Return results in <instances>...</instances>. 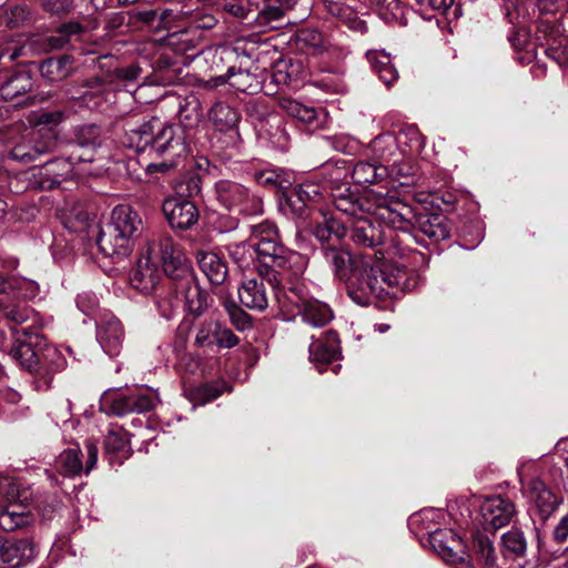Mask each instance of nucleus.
<instances>
[{
  "label": "nucleus",
  "mask_w": 568,
  "mask_h": 568,
  "mask_svg": "<svg viewBox=\"0 0 568 568\" xmlns=\"http://www.w3.org/2000/svg\"><path fill=\"white\" fill-rule=\"evenodd\" d=\"M87 460H82V452L78 445L64 449L54 460L55 471L68 478L89 474L98 462V446L93 440L85 443Z\"/></svg>",
  "instance_id": "16"
},
{
  "label": "nucleus",
  "mask_w": 568,
  "mask_h": 568,
  "mask_svg": "<svg viewBox=\"0 0 568 568\" xmlns=\"http://www.w3.org/2000/svg\"><path fill=\"white\" fill-rule=\"evenodd\" d=\"M179 119L184 126H193L200 121L201 110L196 98L192 97L180 104Z\"/></svg>",
  "instance_id": "47"
},
{
  "label": "nucleus",
  "mask_w": 568,
  "mask_h": 568,
  "mask_svg": "<svg viewBox=\"0 0 568 568\" xmlns=\"http://www.w3.org/2000/svg\"><path fill=\"white\" fill-rule=\"evenodd\" d=\"M38 293L39 285L34 281L0 274V312L8 322H27L32 310L23 301L34 298Z\"/></svg>",
  "instance_id": "8"
},
{
  "label": "nucleus",
  "mask_w": 568,
  "mask_h": 568,
  "mask_svg": "<svg viewBox=\"0 0 568 568\" xmlns=\"http://www.w3.org/2000/svg\"><path fill=\"white\" fill-rule=\"evenodd\" d=\"M184 254L169 233H159L148 239L140 255L129 273V282L132 288L141 294H151L159 285L163 272L174 280L178 274L176 260H184Z\"/></svg>",
  "instance_id": "5"
},
{
  "label": "nucleus",
  "mask_w": 568,
  "mask_h": 568,
  "mask_svg": "<svg viewBox=\"0 0 568 568\" xmlns=\"http://www.w3.org/2000/svg\"><path fill=\"white\" fill-rule=\"evenodd\" d=\"M30 493L21 489L17 484H8L0 505V528L13 531L26 527L33 521L27 500Z\"/></svg>",
  "instance_id": "11"
},
{
  "label": "nucleus",
  "mask_w": 568,
  "mask_h": 568,
  "mask_svg": "<svg viewBox=\"0 0 568 568\" xmlns=\"http://www.w3.org/2000/svg\"><path fill=\"white\" fill-rule=\"evenodd\" d=\"M34 556L28 540H7L0 538V568H19Z\"/></svg>",
  "instance_id": "27"
},
{
  "label": "nucleus",
  "mask_w": 568,
  "mask_h": 568,
  "mask_svg": "<svg viewBox=\"0 0 568 568\" xmlns=\"http://www.w3.org/2000/svg\"><path fill=\"white\" fill-rule=\"evenodd\" d=\"M310 355H341L342 348L336 332L326 331L314 338L308 347Z\"/></svg>",
  "instance_id": "40"
},
{
  "label": "nucleus",
  "mask_w": 568,
  "mask_h": 568,
  "mask_svg": "<svg viewBox=\"0 0 568 568\" xmlns=\"http://www.w3.org/2000/svg\"><path fill=\"white\" fill-rule=\"evenodd\" d=\"M480 513L484 526L496 530L507 526L513 520L516 508L510 499L493 496L481 503Z\"/></svg>",
  "instance_id": "22"
},
{
  "label": "nucleus",
  "mask_w": 568,
  "mask_h": 568,
  "mask_svg": "<svg viewBox=\"0 0 568 568\" xmlns=\"http://www.w3.org/2000/svg\"><path fill=\"white\" fill-rule=\"evenodd\" d=\"M195 257L200 270L212 284L224 283L227 276V266L220 255L211 251H197Z\"/></svg>",
  "instance_id": "30"
},
{
  "label": "nucleus",
  "mask_w": 568,
  "mask_h": 568,
  "mask_svg": "<svg viewBox=\"0 0 568 568\" xmlns=\"http://www.w3.org/2000/svg\"><path fill=\"white\" fill-rule=\"evenodd\" d=\"M97 339L106 355L118 354L124 338L123 326L119 318L109 312L95 320Z\"/></svg>",
  "instance_id": "23"
},
{
  "label": "nucleus",
  "mask_w": 568,
  "mask_h": 568,
  "mask_svg": "<svg viewBox=\"0 0 568 568\" xmlns=\"http://www.w3.org/2000/svg\"><path fill=\"white\" fill-rule=\"evenodd\" d=\"M132 413H145L155 408L160 403L156 393L142 390L140 388L131 389Z\"/></svg>",
  "instance_id": "46"
},
{
  "label": "nucleus",
  "mask_w": 568,
  "mask_h": 568,
  "mask_svg": "<svg viewBox=\"0 0 568 568\" xmlns=\"http://www.w3.org/2000/svg\"><path fill=\"white\" fill-rule=\"evenodd\" d=\"M102 406L105 413L124 416L132 413L131 390L119 392L114 395H104L102 398Z\"/></svg>",
  "instance_id": "43"
},
{
  "label": "nucleus",
  "mask_w": 568,
  "mask_h": 568,
  "mask_svg": "<svg viewBox=\"0 0 568 568\" xmlns=\"http://www.w3.org/2000/svg\"><path fill=\"white\" fill-rule=\"evenodd\" d=\"M207 116L216 130L230 133L232 145H237L241 140L237 129L241 114L235 108L223 101H215L210 108Z\"/></svg>",
  "instance_id": "25"
},
{
  "label": "nucleus",
  "mask_w": 568,
  "mask_h": 568,
  "mask_svg": "<svg viewBox=\"0 0 568 568\" xmlns=\"http://www.w3.org/2000/svg\"><path fill=\"white\" fill-rule=\"evenodd\" d=\"M175 263H178V274L174 278L176 290H180L187 312L199 317L212 306L214 300L207 291L199 285L185 257L183 261L176 260Z\"/></svg>",
  "instance_id": "12"
},
{
  "label": "nucleus",
  "mask_w": 568,
  "mask_h": 568,
  "mask_svg": "<svg viewBox=\"0 0 568 568\" xmlns=\"http://www.w3.org/2000/svg\"><path fill=\"white\" fill-rule=\"evenodd\" d=\"M375 199L379 205H384L381 215L396 231L386 248L389 260L396 261L403 268L415 273L420 285L423 278L413 266L415 254L412 250V243L425 246V237L433 243L449 237L450 230L446 217L429 212L420 205L413 206L400 200L395 192H393V197L378 196Z\"/></svg>",
  "instance_id": "2"
},
{
  "label": "nucleus",
  "mask_w": 568,
  "mask_h": 568,
  "mask_svg": "<svg viewBox=\"0 0 568 568\" xmlns=\"http://www.w3.org/2000/svg\"><path fill=\"white\" fill-rule=\"evenodd\" d=\"M478 557L483 560L485 566L495 567L497 565V555L494 542L486 535H478L477 539Z\"/></svg>",
  "instance_id": "51"
},
{
  "label": "nucleus",
  "mask_w": 568,
  "mask_h": 568,
  "mask_svg": "<svg viewBox=\"0 0 568 568\" xmlns=\"http://www.w3.org/2000/svg\"><path fill=\"white\" fill-rule=\"evenodd\" d=\"M348 172L345 161L327 162L312 179L298 184L296 189L308 205L317 203L325 193L329 192L332 195L333 189L342 185L349 186L347 182H343Z\"/></svg>",
  "instance_id": "10"
},
{
  "label": "nucleus",
  "mask_w": 568,
  "mask_h": 568,
  "mask_svg": "<svg viewBox=\"0 0 568 568\" xmlns=\"http://www.w3.org/2000/svg\"><path fill=\"white\" fill-rule=\"evenodd\" d=\"M420 7L428 8L439 13H445L449 10L455 0H415Z\"/></svg>",
  "instance_id": "63"
},
{
  "label": "nucleus",
  "mask_w": 568,
  "mask_h": 568,
  "mask_svg": "<svg viewBox=\"0 0 568 568\" xmlns=\"http://www.w3.org/2000/svg\"><path fill=\"white\" fill-rule=\"evenodd\" d=\"M366 58L373 72L387 88H390L398 80V71L390 55L384 50L367 51Z\"/></svg>",
  "instance_id": "31"
},
{
  "label": "nucleus",
  "mask_w": 568,
  "mask_h": 568,
  "mask_svg": "<svg viewBox=\"0 0 568 568\" xmlns=\"http://www.w3.org/2000/svg\"><path fill=\"white\" fill-rule=\"evenodd\" d=\"M378 196L393 197V192L371 189L364 195H358L349 186L342 185L333 189L332 193L335 210L346 217L349 241L358 248L376 250V253L382 254L374 264H382L387 260L386 248L396 234L381 215L384 205L373 199Z\"/></svg>",
  "instance_id": "3"
},
{
  "label": "nucleus",
  "mask_w": 568,
  "mask_h": 568,
  "mask_svg": "<svg viewBox=\"0 0 568 568\" xmlns=\"http://www.w3.org/2000/svg\"><path fill=\"white\" fill-rule=\"evenodd\" d=\"M55 145L53 134L44 128L26 130L21 141L17 142L9 156L20 163H29L50 152Z\"/></svg>",
  "instance_id": "15"
},
{
  "label": "nucleus",
  "mask_w": 568,
  "mask_h": 568,
  "mask_svg": "<svg viewBox=\"0 0 568 568\" xmlns=\"http://www.w3.org/2000/svg\"><path fill=\"white\" fill-rule=\"evenodd\" d=\"M154 141L150 154L179 159L187 153L184 130L179 124L164 123L160 120L156 125Z\"/></svg>",
  "instance_id": "17"
},
{
  "label": "nucleus",
  "mask_w": 568,
  "mask_h": 568,
  "mask_svg": "<svg viewBox=\"0 0 568 568\" xmlns=\"http://www.w3.org/2000/svg\"><path fill=\"white\" fill-rule=\"evenodd\" d=\"M232 388L226 383L222 384H202L199 386H191L184 388L186 398L193 403V406L204 405L216 397L223 392H231Z\"/></svg>",
  "instance_id": "37"
},
{
  "label": "nucleus",
  "mask_w": 568,
  "mask_h": 568,
  "mask_svg": "<svg viewBox=\"0 0 568 568\" xmlns=\"http://www.w3.org/2000/svg\"><path fill=\"white\" fill-rule=\"evenodd\" d=\"M220 7L226 14L251 24L257 17L250 0H222Z\"/></svg>",
  "instance_id": "42"
},
{
  "label": "nucleus",
  "mask_w": 568,
  "mask_h": 568,
  "mask_svg": "<svg viewBox=\"0 0 568 568\" xmlns=\"http://www.w3.org/2000/svg\"><path fill=\"white\" fill-rule=\"evenodd\" d=\"M338 357H310V362L314 365L320 374H323L331 367L335 374H337L341 368L339 364H336L335 361Z\"/></svg>",
  "instance_id": "61"
},
{
  "label": "nucleus",
  "mask_w": 568,
  "mask_h": 568,
  "mask_svg": "<svg viewBox=\"0 0 568 568\" xmlns=\"http://www.w3.org/2000/svg\"><path fill=\"white\" fill-rule=\"evenodd\" d=\"M44 11L55 16H67L74 9L73 0H39Z\"/></svg>",
  "instance_id": "52"
},
{
  "label": "nucleus",
  "mask_w": 568,
  "mask_h": 568,
  "mask_svg": "<svg viewBox=\"0 0 568 568\" xmlns=\"http://www.w3.org/2000/svg\"><path fill=\"white\" fill-rule=\"evenodd\" d=\"M32 88V79L28 71L22 70L13 73L0 87L1 98L6 101H12L27 93Z\"/></svg>",
  "instance_id": "36"
},
{
  "label": "nucleus",
  "mask_w": 568,
  "mask_h": 568,
  "mask_svg": "<svg viewBox=\"0 0 568 568\" xmlns=\"http://www.w3.org/2000/svg\"><path fill=\"white\" fill-rule=\"evenodd\" d=\"M214 195L219 204L232 213L245 216L261 215L263 213L262 199L239 182L219 180L214 184Z\"/></svg>",
  "instance_id": "9"
},
{
  "label": "nucleus",
  "mask_w": 568,
  "mask_h": 568,
  "mask_svg": "<svg viewBox=\"0 0 568 568\" xmlns=\"http://www.w3.org/2000/svg\"><path fill=\"white\" fill-rule=\"evenodd\" d=\"M357 142L355 140L348 139L346 136H335L333 138V148L342 153H353L356 148Z\"/></svg>",
  "instance_id": "64"
},
{
  "label": "nucleus",
  "mask_w": 568,
  "mask_h": 568,
  "mask_svg": "<svg viewBox=\"0 0 568 568\" xmlns=\"http://www.w3.org/2000/svg\"><path fill=\"white\" fill-rule=\"evenodd\" d=\"M168 43L175 47L180 53H187L196 50V40L189 30L173 31L168 36Z\"/></svg>",
  "instance_id": "48"
},
{
  "label": "nucleus",
  "mask_w": 568,
  "mask_h": 568,
  "mask_svg": "<svg viewBox=\"0 0 568 568\" xmlns=\"http://www.w3.org/2000/svg\"><path fill=\"white\" fill-rule=\"evenodd\" d=\"M178 13L172 9H135L131 12V20L140 28L159 33L175 28Z\"/></svg>",
  "instance_id": "24"
},
{
  "label": "nucleus",
  "mask_w": 568,
  "mask_h": 568,
  "mask_svg": "<svg viewBox=\"0 0 568 568\" xmlns=\"http://www.w3.org/2000/svg\"><path fill=\"white\" fill-rule=\"evenodd\" d=\"M227 310L231 323L237 331H246L252 327V317L241 307L233 305Z\"/></svg>",
  "instance_id": "55"
},
{
  "label": "nucleus",
  "mask_w": 568,
  "mask_h": 568,
  "mask_svg": "<svg viewBox=\"0 0 568 568\" xmlns=\"http://www.w3.org/2000/svg\"><path fill=\"white\" fill-rule=\"evenodd\" d=\"M217 324L219 323L216 322L202 323L195 336V344L200 347L207 348L209 351H214L217 338Z\"/></svg>",
  "instance_id": "49"
},
{
  "label": "nucleus",
  "mask_w": 568,
  "mask_h": 568,
  "mask_svg": "<svg viewBox=\"0 0 568 568\" xmlns=\"http://www.w3.org/2000/svg\"><path fill=\"white\" fill-rule=\"evenodd\" d=\"M277 102L287 116L296 120L310 132L321 129L325 123L326 115L323 109H317L310 103H304L291 97H281Z\"/></svg>",
  "instance_id": "19"
},
{
  "label": "nucleus",
  "mask_w": 568,
  "mask_h": 568,
  "mask_svg": "<svg viewBox=\"0 0 568 568\" xmlns=\"http://www.w3.org/2000/svg\"><path fill=\"white\" fill-rule=\"evenodd\" d=\"M231 261L240 268H247L256 258V252L250 240L225 245Z\"/></svg>",
  "instance_id": "41"
},
{
  "label": "nucleus",
  "mask_w": 568,
  "mask_h": 568,
  "mask_svg": "<svg viewBox=\"0 0 568 568\" xmlns=\"http://www.w3.org/2000/svg\"><path fill=\"white\" fill-rule=\"evenodd\" d=\"M313 235L321 242V247L333 243L339 245L347 235L346 217L343 220L333 213L321 211V220L316 221Z\"/></svg>",
  "instance_id": "26"
},
{
  "label": "nucleus",
  "mask_w": 568,
  "mask_h": 568,
  "mask_svg": "<svg viewBox=\"0 0 568 568\" xmlns=\"http://www.w3.org/2000/svg\"><path fill=\"white\" fill-rule=\"evenodd\" d=\"M160 158L162 159V161L148 164L146 172L149 174H153V173H158V172L166 173L170 170H172L174 166H176V164H178V162H176L178 159H173V158H169V156H160Z\"/></svg>",
  "instance_id": "62"
},
{
  "label": "nucleus",
  "mask_w": 568,
  "mask_h": 568,
  "mask_svg": "<svg viewBox=\"0 0 568 568\" xmlns=\"http://www.w3.org/2000/svg\"><path fill=\"white\" fill-rule=\"evenodd\" d=\"M104 447L111 464H122V459L130 452L128 434L121 428L111 429L105 437Z\"/></svg>",
  "instance_id": "35"
},
{
  "label": "nucleus",
  "mask_w": 568,
  "mask_h": 568,
  "mask_svg": "<svg viewBox=\"0 0 568 568\" xmlns=\"http://www.w3.org/2000/svg\"><path fill=\"white\" fill-rule=\"evenodd\" d=\"M263 280L265 278L252 277L242 281L239 287V298L242 305L258 312L267 308L268 297Z\"/></svg>",
  "instance_id": "28"
},
{
  "label": "nucleus",
  "mask_w": 568,
  "mask_h": 568,
  "mask_svg": "<svg viewBox=\"0 0 568 568\" xmlns=\"http://www.w3.org/2000/svg\"><path fill=\"white\" fill-rule=\"evenodd\" d=\"M169 283L166 290L155 298L156 310L161 317L170 321L174 318L180 310V290H176V281Z\"/></svg>",
  "instance_id": "34"
},
{
  "label": "nucleus",
  "mask_w": 568,
  "mask_h": 568,
  "mask_svg": "<svg viewBox=\"0 0 568 568\" xmlns=\"http://www.w3.org/2000/svg\"><path fill=\"white\" fill-rule=\"evenodd\" d=\"M160 119L129 120L124 126L123 144L136 152H150Z\"/></svg>",
  "instance_id": "21"
},
{
  "label": "nucleus",
  "mask_w": 568,
  "mask_h": 568,
  "mask_svg": "<svg viewBox=\"0 0 568 568\" xmlns=\"http://www.w3.org/2000/svg\"><path fill=\"white\" fill-rule=\"evenodd\" d=\"M77 307L87 316L93 315L99 305L97 295L92 292H83L77 296Z\"/></svg>",
  "instance_id": "54"
},
{
  "label": "nucleus",
  "mask_w": 568,
  "mask_h": 568,
  "mask_svg": "<svg viewBox=\"0 0 568 568\" xmlns=\"http://www.w3.org/2000/svg\"><path fill=\"white\" fill-rule=\"evenodd\" d=\"M142 229V219L134 209L116 205L111 212L110 221L99 232L98 247L106 257L123 260L133 251Z\"/></svg>",
  "instance_id": "7"
},
{
  "label": "nucleus",
  "mask_w": 568,
  "mask_h": 568,
  "mask_svg": "<svg viewBox=\"0 0 568 568\" xmlns=\"http://www.w3.org/2000/svg\"><path fill=\"white\" fill-rule=\"evenodd\" d=\"M250 242L260 262L258 274L274 291L300 280L307 268L308 258L286 247L276 224L268 220L250 226Z\"/></svg>",
  "instance_id": "4"
},
{
  "label": "nucleus",
  "mask_w": 568,
  "mask_h": 568,
  "mask_svg": "<svg viewBox=\"0 0 568 568\" xmlns=\"http://www.w3.org/2000/svg\"><path fill=\"white\" fill-rule=\"evenodd\" d=\"M64 65L65 60L50 58L42 62L40 71L43 77L55 80L65 75Z\"/></svg>",
  "instance_id": "53"
},
{
  "label": "nucleus",
  "mask_w": 568,
  "mask_h": 568,
  "mask_svg": "<svg viewBox=\"0 0 568 568\" xmlns=\"http://www.w3.org/2000/svg\"><path fill=\"white\" fill-rule=\"evenodd\" d=\"M403 138L410 149L419 150L422 148V135L416 125L409 124L403 128L397 138L398 142H400Z\"/></svg>",
  "instance_id": "56"
},
{
  "label": "nucleus",
  "mask_w": 568,
  "mask_h": 568,
  "mask_svg": "<svg viewBox=\"0 0 568 568\" xmlns=\"http://www.w3.org/2000/svg\"><path fill=\"white\" fill-rule=\"evenodd\" d=\"M57 30L70 42L72 38H79L85 28L79 21L71 20L59 26Z\"/></svg>",
  "instance_id": "58"
},
{
  "label": "nucleus",
  "mask_w": 568,
  "mask_h": 568,
  "mask_svg": "<svg viewBox=\"0 0 568 568\" xmlns=\"http://www.w3.org/2000/svg\"><path fill=\"white\" fill-rule=\"evenodd\" d=\"M321 254L335 277L346 283L348 296L357 305L398 298L419 287L418 276L389 257L382 264H372L334 243L321 247Z\"/></svg>",
  "instance_id": "1"
},
{
  "label": "nucleus",
  "mask_w": 568,
  "mask_h": 568,
  "mask_svg": "<svg viewBox=\"0 0 568 568\" xmlns=\"http://www.w3.org/2000/svg\"><path fill=\"white\" fill-rule=\"evenodd\" d=\"M288 300L296 308L297 315L302 321L313 327H322L328 324L334 317L333 311L328 304L314 297L300 294L295 288L291 290Z\"/></svg>",
  "instance_id": "18"
},
{
  "label": "nucleus",
  "mask_w": 568,
  "mask_h": 568,
  "mask_svg": "<svg viewBox=\"0 0 568 568\" xmlns=\"http://www.w3.org/2000/svg\"><path fill=\"white\" fill-rule=\"evenodd\" d=\"M428 541L434 550L448 564L470 567L469 554L465 549L462 538L452 529H432L425 526Z\"/></svg>",
  "instance_id": "14"
},
{
  "label": "nucleus",
  "mask_w": 568,
  "mask_h": 568,
  "mask_svg": "<svg viewBox=\"0 0 568 568\" xmlns=\"http://www.w3.org/2000/svg\"><path fill=\"white\" fill-rule=\"evenodd\" d=\"M282 210L285 212H290L295 217H303L305 214V210L308 204L304 201L301 194H298V190L294 187V190L286 195L283 202H281Z\"/></svg>",
  "instance_id": "50"
},
{
  "label": "nucleus",
  "mask_w": 568,
  "mask_h": 568,
  "mask_svg": "<svg viewBox=\"0 0 568 568\" xmlns=\"http://www.w3.org/2000/svg\"><path fill=\"white\" fill-rule=\"evenodd\" d=\"M222 59L225 60H237L240 67H229L226 74L220 77L224 81L239 92L255 94L261 91L262 83L260 79L245 69L247 62L251 60V55L241 47H226L222 49Z\"/></svg>",
  "instance_id": "13"
},
{
  "label": "nucleus",
  "mask_w": 568,
  "mask_h": 568,
  "mask_svg": "<svg viewBox=\"0 0 568 568\" xmlns=\"http://www.w3.org/2000/svg\"><path fill=\"white\" fill-rule=\"evenodd\" d=\"M71 151L67 159L49 161L34 174L38 187L52 190L68 181L74 171V165L92 163L98 159L101 148V130L95 124H83L74 129V138L69 144Z\"/></svg>",
  "instance_id": "6"
},
{
  "label": "nucleus",
  "mask_w": 568,
  "mask_h": 568,
  "mask_svg": "<svg viewBox=\"0 0 568 568\" xmlns=\"http://www.w3.org/2000/svg\"><path fill=\"white\" fill-rule=\"evenodd\" d=\"M527 540L519 529H511L501 535V554L505 558H520L526 555Z\"/></svg>",
  "instance_id": "39"
},
{
  "label": "nucleus",
  "mask_w": 568,
  "mask_h": 568,
  "mask_svg": "<svg viewBox=\"0 0 568 568\" xmlns=\"http://www.w3.org/2000/svg\"><path fill=\"white\" fill-rule=\"evenodd\" d=\"M508 41L516 51H525L524 54L517 57L519 63H530L536 58L534 52L535 43L530 40L526 28L519 27L514 29L508 36Z\"/></svg>",
  "instance_id": "38"
},
{
  "label": "nucleus",
  "mask_w": 568,
  "mask_h": 568,
  "mask_svg": "<svg viewBox=\"0 0 568 568\" xmlns=\"http://www.w3.org/2000/svg\"><path fill=\"white\" fill-rule=\"evenodd\" d=\"M323 4L332 16L339 19H346L352 14L349 8L345 6L344 1L323 0Z\"/></svg>",
  "instance_id": "60"
},
{
  "label": "nucleus",
  "mask_w": 568,
  "mask_h": 568,
  "mask_svg": "<svg viewBox=\"0 0 568 568\" xmlns=\"http://www.w3.org/2000/svg\"><path fill=\"white\" fill-rule=\"evenodd\" d=\"M484 239L483 223L478 220L465 223L459 230L460 246L466 250L476 248Z\"/></svg>",
  "instance_id": "45"
},
{
  "label": "nucleus",
  "mask_w": 568,
  "mask_h": 568,
  "mask_svg": "<svg viewBox=\"0 0 568 568\" xmlns=\"http://www.w3.org/2000/svg\"><path fill=\"white\" fill-rule=\"evenodd\" d=\"M398 139L392 132L377 135L367 146V154L379 162H389L398 155Z\"/></svg>",
  "instance_id": "32"
},
{
  "label": "nucleus",
  "mask_w": 568,
  "mask_h": 568,
  "mask_svg": "<svg viewBox=\"0 0 568 568\" xmlns=\"http://www.w3.org/2000/svg\"><path fill=\"white\" fill-rule=\"evenodd\" d=\"M202 357H179V362L175 364L179 372L190 373L192 375L197 374L201 369Z\"/></svg>",
  "instance_id": "59"
},
{
  "label": "nucleus",
  "mask_w": 568,
  "mask_h": 568,
  "mask_svg": "<svg viewBox=\"0 0 568 568\" xmlns=\"http://www.w3.org/2000/svg\"><path fill=\"white\" fill-rule=\"evenodd\" d=\"M162 212L172 229L189 230L199 220L196 205L181 196H170L162 203Z\"/></svg>",
  "instance_id": "20"
},
{
  "label": "nucleus",
  "mask_w": 568,
  "mask_h": 568,
  "mask_svg": "<svg viewBox=\"0 0 568 568\" xmlns=\"http://www.w3.org/2000/svg\"><path fill=\"white\" fill-rule=\"evenodd\" d=\"M529 497L541 521L546 520L558 505L556 495L538 478L529 484Z\"/></svg>",
  "instance_id": "29"
},
{
  "label": "nucleus",
  "mask_w": 568,
  "mask_h": 568,
  "mask_svg": "<svg viewBox=\"0 0 568 568\" xmlns=\"http://www.w3.org/2000/svg\"><path fill=\"white\" fill-rule=\"evenodd\" d=\"M388 176L385 164L358 161L352 170V179L356 184H378Z\"/></svg>",
  "instance_id": "33"
},
{
  "label": "nucleus",
  "mask_w": 568,
  "mask_h": 568,
  "mask_svg": "<svg viewBox=\"0 0 568 568\" xmlns=\"http://www.w3.org/2000/svg\"><path fill=\"white\" fill-rule=\"evenodd\" d=\"M254 179L260 185L274 190L286 189L291 184L287 172L280 168H268L257 171L254 174Z\"/></svg>",
  "instance_id": "44"
},
{
  "label": "nucleus",
  "mask_w": 568,
  "mask_h": 568,
  "mask_svg": "<svg viewBox=\"0 0 568 568\" xmlns=\"http://www.w3.org/2000/svg\"><path fill=\"white\" fill-rule=\"evenodd\" d=\"M216 343L215 346L221 348H232L239 343L237 336L230 331L229 328L221 327L220 324H217V333H216Z\"/></svg>",
  "instance_id": "57"
}]
</instances>
